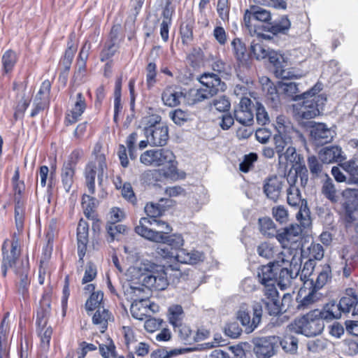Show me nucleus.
<instances>
[{"label": "nucleus", "instance_id": "nucleus-1", "mask_svg": "<svg viewBox=\"0 0 358 358\" xmlns=\"http://www.w3.org/2000/svg\"><path fill=\"white\" fill-rule=\"evenodd\" d=\"M140 162L148 166H162V169L155 171V173L161 178L177 180L178 179H183L185 177L184 172L178 171L176 157L169 149L148 150L141 155Z\"/></svg>", "mask_w": 358, "mask_h": 358}, {"label": "nucleus", "instance_id": "nucleus-2", "mask_svg": "<svg viewBox=\"0 0 358 358\" xmlns=\"http://www.w3.org/2000/svg\"><path fill=\"white\" fill-rule=\"evenodd\" d=\"M291 224L287 227L277 231L275 234L276 239L281 244L282 253L280 254V257L283 258V255H288L289 266L291 268L299 271L301 267V247L300 239L302 233V224ZM296 276L299 275L298 272L295 273Z\"/></svg>", "mask_w": 358, "mask_h": 358}, {"label": "nucleus", "instance_id": "nucleus-3", "mask_svg": "<svg viewBox=\"0 0 358 358\" xmlns=\"http://www.w3.org/2000/svg\"><path fill=\"white\" fill-rule=\"evenodd\" d=\"M321 90V86L316 84L310 90L300 95L301 99H303L302 103L294 105V113L297 118L309 120L315 117L320 113V110L323 109V106L327 101L324 95H317Z\"/></svg>", "mask_w": 358, "mask_h": 358}, {"label": "nucleus", "instance_id": "nucleus-4", "mask_svg": "<svg viewBox=\"0 0 358 358\" xmlns=\"http://www.w3.org/2000/svg\"><path fill=\"white\" fill-rule=\"evenodd\" d=\"M257 253L259 256L266 259H272L273 264H277L278 266H285L280 271L279 284L282 286H287L290 283V280L293 278L292 272L286 267L289 265L288 255H283V258L280 257V254L282 253L278 246L273 243L264 242L261 243L257 248Z\"/></svg>", "mask_w": 358, "mask_h": 358}, {"label": "nucleus", "instance_id": "nucleus-5", "mask_svg": "<svg viewBox=\"0 0 358 358\" xmlns=\"http://www.w3.org/2000/svg\"><path fill=\"white\" fill-rule=\"evenodd\" d=\"M171 231L172 228L168 223L157 218L142 217L135 228L139 236L157 243L163 241Z\"/></svg>", "mask_w": 358, "mask_h": 358}, {"label": "nucleus", "instance_id": "nucleus-6", "mask_svg": "<svg viewBox=\"0 0 358 358\" xmlns=\"http://www.w3.org/2000/svg\"><path fill=\"white\" fill-rule=\"evenodd\" d=\"M287 180L289 187L287 189V201L289 206H296L301 203L299 212L296 214L297 220L301 222L303 227H308L311 224L310 210L307 206V202L301 199V195L296 183V174L289 171Z\"/></svg>", "mask_w": 358, "mask_h": 358}, {"label": "nucleus", "instance_id": "nucleus-7", "mask_svg": "<svg viewBox=\"0 0 358 358\" xmlns=\"http://www.w3.org/2000/svg\"><path fill=\"white\" fill-rule=\"evenodd\" d=\"M320 310L315 309L301 317L297 318L291 324L292 330L306 336H315L322 333L324 324L320 317Z\"/></svg>", "mask_w": 358, "mask_h": 358}, {"label": "nucleus", "instance_id": "nucleus-8", "mask_svg": "<svg viewBox=\"0 0 358 358\" xmlns=\"http://www.w3.org/2000/svg\"><path fill=\"white\" fill-rule=\"evenodd\" d=\"M157 253L163 259L170 262H176L183 264L194 265L202 262L205 259L204 254L196 250H190L182 248L179 250L177 253L172 255L166 247H158Z\"/></svg>", "mask_w": 358, "mask_h": 358}, {"label": "nucleus", "instance_id": "nucleus-9", "mask_svg": "<svg viewBox=\"0 0 358 358\" xmlns=\"http://www.w3.org/2000/svg\"><path fill=\"white\" fill-rule=\"evenodd\" d=\"M161 118L157 115H152L144 118V122L150 123V125L144 129L146 138L152 146H164L169 139V129L166 125L160 124Z\"/></svg>", "mask_w": 358, "mask_h": 358}, {"label": "nucleus", "instance_id": "nucleus-10", "mask_svg": "<svg viewBox=\"0 0 358 358\" xmlns=\"http://www.w3.org/2000/svg\"><path fill=\"white\" fill-rule=\"evenodd\" d=\"M150 268H145L147 272L142 275L143 285L150 289L164 290L169 285L167 271L157 265H150Z\"/></svg>", "mask_w": 358, "mask_h": 358}, {"label": "nucleus", "instance_id": "nucleus-11", "mask_svg": "<svg viewBox=\"0 0 358 358\" xmlns=\"http://www.w3.org/2000/svg\"><path fill=\"white\" fill-rule=\"evenodd\" d=\"M106 169V159L103 155L96 156V159L90 162L85 169V178L88 192L93 194L95 192V177L97 175L101 182Z\"/></svg>", "mask_w": 358, "mask_h": 358}, {"label": "nucleus", "instance_id": "nucleus-12", "mask_svg": "<svg viewBox=\"0 0 358 358\" xmlns=\"http://www.w3.org/2000/svg\"><path fill=\"white\" fill-rule=\"evenodd\" d=\"M2 269L5 275L8 268H17V259L20 254V247L18 238L14 236L11 241L6 240L2 245Z\"/></svg>", "mask_w": 358, "mask_h": 358}, {"label": "nucleus", "instance_id": "nucleus-13", "mask_svg": "<svg viewBox=\"0 0 358 358\" xmlns=\"http://www.w3.org/2000/svg\"><path fill=\"white\" fill-rule=\"evenodd\" d=\"M253 315L251 318L248 307L242 305L237 313V319L241 321L245 331L250 333L254 331L261 322L262 316V306L260 303H255L252 306Z\"/></svg>", "mask_w": 358, "mask_h": 358}, {"label": "nucleus", "instance_id": "nucleus-14", "mask_svg": "<svg viewBox=\"0 0 358 358\" xmlns=\"http://www.w3.org/2000/svg\"><path fill=\"white\" fill-rule=\"evenodd\" d=\"M303 285L300 288L296 296L297 308L304 310L310 305L319 301L321 298V294L317 292V289L313 287V278L306 279L303 278Z\"/></svg>", "mask_w": 358, "mask_h": 358}, {"label": "nucleus", "instance_id": "nucleus-15", "mask_svg": "<svg viewBox=\"0 0 358 358\" xmlns=\"http://www.w3.org/2000/svg\"><path fill=\"white\" fill-rule=\"evenodd\" d=\"M271 19V13L262 8L250 6L245 11L243 22L251 35L258 34L256 22H267Z\"/></svg>", "mask_w": 358, "mask_h": 358}, {"label": "nucleus", "instance_id": "nucleus-16", "mask_svg": "<svg viewBox=\"0 0 358 358\" xmlns=\"http://www.w3.org/2000/svg\"><path fill=\"white\" fill-rule=\"evenodd\" d=\"M279 337L267 336L252 340L253 352L257 358H271L278 348Z\"/></svg>", "mask_w": 358, "mask_h": 358}, {"label": "nucleus", "instance_id": "nucleus-17", "mask_svg": "<svg viewBox=\"0 0 358 358\" xmlns=\"http://www.w3.org/2000/svg\"><path fill=\"white\" fill-rule=\"evenodd\" d=\"M301 258L302 257L309 259V262H306L303 268L300 273V280L303 278L310 276L313 270V265L311 261L313 259L320 260L324 257V250L320 243H311L309 246L306 248L304 245L300 248Z\"/></svg>", "mask_w": 358, "mask_h": 358}, {"label": "nucleus", "instance_id": "nucleus-18", "mask_svg": "<svg viewBox=\"0 0 358 358\" xmlns=\"http://www.w3.org/2000/svg\"><path fill=\"white\" fill-rule=\"evenodd\" d=\"M48 312L41 310L37 312L36 325L38 335L40 338L41 350L46 353L50 349V341L52 334V329L50 326H47Z\"/></svg>", "mask_w": 358, "mask_h": 358}, {"label": "nucleus", "instance_id": "nucleus-19", "mask_svg": "<svg viewBox=\"0 0 358 358\" xmlns=\"http://www.w3.org/2000/svg\"><path fill=\"white\" fill-rule=\"evenodd\" d=\"M282 51H276L271 50L269 54L268 60L274 66L275 72L278 76L284 79H298L304 76L306 72H295L294 71H287L283 69V63L282 62Z\"/></svg>", "mask_w": 358, "mask_h": 358}, {"label": "nucleus", "instance_id": "nucleus-20", "mask_svg": "<svg viewBox=\"0 0 358 358\" xmlns=\"http://www.w3.org/2000/svg\"><path fill=\"white\" fill-rule=\"evenodd\" d=\"M252 101L248 97H242L234 109V118L240 124L250 126L254 122V114L251 108Z\"/></svg>", "mask_w": 358, "mask_h": 358}, {"label": "nucleus", "instance_id": "nucleus-21", "mask_svg": "<svg viewBox=\"0 0 358 358\" xmlns=\"http://www.w3.org/2000/svg\"><path fill=\"white\" fill-rule=\"evenodd\" d=\"M50 88L51 84L48 80L42 83L34 99V108L31 113V117H34L39 111L44 110L48 106Z\"/></svg>", "mask_w": 358, "mask_h": 358}, {"label": "nucleus", "instance_id": "nucleus-22", "mask_svg": "<svg viewBox=\"0 0 358 358\" xmlns=\"http://www.w3.org/2000/svg\"><path fill=\"white\" fill-rule=\"evenodd\" d=\"M50 88L51 84L48 80L42 83L34 99V108L31 113V117H34L39 111L44 110L48 106Z\"/></svg>", "mask_w": 358, "mask_h": 358}, {"label": "nucleus", "instance_id": "nucleus-23", "mask_svg": "<svg viewBox=\"0 0 358 358\" xmlns=\"http://www.w3.org/2000/svg\"><path fill=\"white\" fill-rule=\"evenodd\" d=\"M72 106L66 116V121L68 124H74L81 117L86 108L85 99L81 92L71 97Z\"/></svg>", "mask_w": 358, "mask_h": 358}, {"label": "nucleus", "instance_id": "nucleus-24", "mask_svg": "<svg viewBox=\"0 0 358 358\" xmlns=\"http://www.w3.org/2000/svg\"><path fill=\"white\" fill-rule=\"evenodd\" d=\"M265 299L263 300L269 315H276L281 311L278 292L275 286L268 285L264 289Z\"/></svg>", "mask_w": 358, "mask_h": 358}, {"label": "nucleus", "instance_id": "nucleus-25", "mask_svg": "<svg viewBox=\"0 0 358 358\" xmlns=\"http://www.w3.org/2000/svg\"><path fill=\"white\" fill-rule=\"evenodd\" d=\"M199 82L203 86L204 89H207L213 96L219 91H224L226 85L222 82L220 78L212 73H206L201 76Z\"/></svg>", "mask_w": 358, "mask_h": 358}, {"label": "nucleus", "instance_id": "nucleus-26", "mask_svg": "<svg viewBox=\"0 0 358 358\" xmlns=\"http://www.w3.org/2000/svg\"><path fill=\"white\" fill-rule=\"evenodd\" d=\"M333 131L322 123L315 124L311 127L310 136L314 143L323 145L330 142L333 138Z\"/></svg>", "mask_w": 358, "mask_h": 358}, {"label": "nucleus", "instance_id": "nucleus-27", "mask_svg": "<svg viewBox=\"0 0 358 358\" xmlns=\"http://www.w3.org/2000/svg\"><path fill=\"white\" fill-rule=\"evenodd\" d=\"M183 98H185L184 93L176 87H167L162 94L164 104L169 107L177 106Z\"/></svg>", "mask_w": 358, "mask_h": 358}, {"label": "nucleus", "instance_id": "nucleus-28", "mask_svg": "<svg viewBox=\"0 0 358 358\" xmlns=\"http://www.w3.org/2000/svg\"><path fill=\"white\" fill-rule=\"evenodd\" d=\"M88 224L80 220L77 228L78 254L80 260L85 255L88 243Z\"/></svg>", "mask_w": 358, "mask_h": 358}, {"label": "nucleus", "instance_id": "nucleus-29", "mask_svg": "<svg viewBox=\"0 0 358 358\" xmlns=\"http://www.w3.org/2000/svg\"><path fill=\"white\" fill-rule=\"evenodd\" d=\"M275 266L277 264L269 263L267 265L262 266L258 271V278L260 282L265 285V289L268 288V285L275 286V282L278 273Z\"/></svg>", "mask_w": 358, "mask_h": 358}, {"label": "nucleus", "instance_id": "nucleus-30", "mask_svg": "<svg viewBox=\"0 0 358 358\" xmlns=\"http://www.w3.org/2000/svg\"><path fill=\"white\" fill-rule=\"evenodd\" d=\"M283 178L278 176L269 178L265 182L264 191L268 198L276 200L280 193Z\"/></svg>", "mask_w": 358, "mask_h": 358}, {"label": "nucleus", "instance_id": "nucleus-31", "mask_svg": "<svg viewBox=\"0 0 358 358\" xmlns=\"http://www.w3.org/2000/svg\"><path fill=\"white\" fill-rule=\"evenodd\" d=\"M149 301L145 299H134L130 308V312L133 317L143 320L150 316Z\"/></svg>", "mask_w": 358, "mask_h": 358}, {"label": "nucleus", "instance_id": "nucleus-32", "mask_svg": "<svg viewBox=\"0 0 358 358\" xmlns=\"http://www.w3.org/2000/svg\"><path fill=\"white\" fill-rule=\"evenodd\" d=\"M358 303V299L353 289H348L345 296H343L339 301V307L342 312L350 313L352 310V314H358L357 311L355 312V307Z\"/></svg>", "mask_w": 358, "mask_h": 358}, {"label": "nucleus", "instance_id": "nucleus-33", "mask_svg": "<svg viewBox=\"0 0 358 358\" xmlns=\"http://www.w3.org/2000/svg\"><path fill=\"white\" fill-rule=\"evenodd\" d=\"M13 89L17 91V104L16 106V111L15 115L17 114H22L30 103V96L26 95L24 91L26 90V85L24 83L20 84H15Z\"/></svg>", "mask_w": 358, "mask_h": 358}, {"label": "nucleus", "instance_id": "nucleus-34", "mask_svg": "<svg viewBox=\"0 0 358 358\" xmlns=\"http://www.w3.org/2000/svg\"><path fill=\"white\" fill-rule=\"evenodd\" d=\"M342 150L338 146L326 147L319 152L320 159L327 164L338 162L342 159Z\"/></svg>", "mask_w": 358, "mask_h": 358}, {"label": "nucleus", "instance_id": "nucleus-35", "mask_svg": "<svg viewBox=\"0 0 358 358\" xmlns=\"http://www.w3.org/2000/svg\"><path fill=\"white\" fill-rule=\"evenodd\" d=\"M113 317L109 311L104 307H99L92 317L94 324L98 327L101 332H104L108 327V322L111 321Z\"/></svg>", "mask_w": 358, "mask_h": 358}, {"label": "nucleus", "instance_id": "nucleus-36", "mask_svg": "<svg viewBox=\"0 0 358 358\" xmlns=\"http://www.w3.org/2000/svg\"><path fill=\"white\" fill-rule=\"evenodd\" d=\"M299 52L296 50L291 51H282V62L283 63V69L287 71H294L295 72H304L296 68V66L300 63L298 59Z\"/></svg>", "mask_w": 358, "mask_h": 358}, {"label": "nucleus", "instance_id": "nucleus-37", "mask_svg": "<svg viewBox=\"0 0 358 358\" xmlns=\"http://www.w3.org/2000/svg\"><path fill=\"white\" fill-rule=\"evenodd\" d=\"M273 138L280 162H282V152L289 146H292L291 133L277 134Z\"/></svg>", "mask_w": 358, "mask_h": 358}, {"label": "nucleus", "instance_id": "nucleus-38", "mask_svg": "<svg viewBox=\"0 0 358 358\" xmlns=\"http://www.w3.org/2000/svg\"><path fill=\"white\" fill-rule=\"evenodd\" d=\"M285 159L286 163L292 166L291 170H296L298 166H303V159L296 152V148L293 146L287 148L285 152H282V160Z\"/></svg>", "mask_w": 358, "mask_h": 358}, {"label": "nucleus", "instance_id": "nucleus-39", "mask_svg": "<svg viewBox=\"0 0 358 358\" xmlns=\"http://www.w3.org/2000/svg\"><path fill=\"white\" fill-rule=\"evenodd\" d=\"M212 96H213V95L211 94L207 89L202 87L201 89L190 90L185 96V99L189 105H193L206 99H208Z\"/></svg>", "mask_w": 358, "mask_h": 358}, {"label": "nucleus", "instance_id": "nucleus-40", "mask_svg": "<svg viewBox=\"0 0 358 358\" xmlns=\"http://www.w3.org/2000/svg\"><path fill=\"white\" fill-rule=\"evenodd\" d=\"M331 278V270L328 264L322 266L317 271L315 281L313 280V287L320 289L323 287Z\"/></svg>", "mask_w": 358, "mask_h": 358}, {"label": "nucleus", "instance_id": "nucleus-41", "mask_svg": "<svg viewBox=\"0 0 358 358\" xmlns=\"http://www.w3.org/2000/svg\"><path fill=\"white\" fill-rule=\"evenodd\" d=\"M75 167L72 163H65L63 166L61 178L64 188L69 192L73 183Z\"/></svg>", "mask_w": 358, "mask_h": 358}, {"label": "nucleus", "instance_id": "nucleus-42", "mask_svg": "<svg viewBox=\"0 0 358 358\" xmlns=\"http://www.w3.org/2000/svg\"><path fill=\"white\" fill-rule=\"evenodd\" d=\"M10 330V325L7 316L4 317L0 326V358L6 356L8 348V334Z\"/></svg>", "mask_w": 358, "mask_h": 358}, {"label": "nucleus", "instance_id": "nucleus-43", "mask_svg": "<svg viewBox=\"0 0 358 358\" xmlns=\"http://www.w3.org/2000/svg\"><path fill=\"white\" fill-rule=\"evenodd\" d=\"M159 243H166L171 246L169 252L172 255H175L179 250H182L185 245V240L182 235L174 234L171 236H166L164 237L163 241H160Z\"/></svg>", "mask_w": 358, "mask_h": 358}, {"label": "nucleus", "instance_id": "nucleus-44", "mask_svg": "<svg viewBox=\"0 0 358 358\" xmlns=\"http://www.w3.org/2000/svg\"><path fill=\"white\" fill-rule=\"evenodd\" d=\"M341 312L342 310L339 307V303L336 304L335 302H330L327 303L322 310H320V317L322 320H330L340 317Z\"/></svg>", "mask_w": 358, "mask_h": 358}, {"label": "nucleus", "instance_id": "nucleus-45", "mask_svg": "<svg viewBox=\"0 0 358 358\" xmlns=\"http://www.w3.org/2000/svg\"><path fill=\"white\" fill-rule=\"evenodd\" d=\"M176 328H178L179 336L181 340L185 343H192L199 340H202L203 337H201L199 334H195L191 330L189 327L180 324Z\"/></svg>", "mask_w": 358, "mask_h": 358}, {"label": "nucleus", "instance_id": "nucleus-46", "mask_svg": "<svg viewBox=\"0 0 358 358\" xmlns=\"http://www.w3.org/2000/svg\"><path fill=\"white\" fill-rule=\"evenodd\" d=\"M183 318V310L179 305H173L168 310V319L174 328L182 324Z\"/></svg>", "mask_w": 358, "mask_h": 358}, {"label": "nucleus", "instance_id": "nucleus-47", "mask_svg": "<svg viewBox=\"0 0 358 358\" xmlns=\"http://www.w3.org/2000/svg\"><path fill=\"white\" fill-rule=\"evenodd\" d=\"M282 350L290 354H294L298 349V339L292 335H285L282 339L279 338V343Z\"/></svg>", "mask_w": 358, "mask_h": 358}, {"label": "nucleus", "instance_id": "nucleus-48", "mask_svg": "<svg viewBox=\"0 0 358 358\" xmlns=\"http://www.w3.org/2000/svg\"><path fill=\"white\" fill-rule=\"evenodd\" d=\"M21 268H16L15 269V272L20 275V290L22 292V294H24L27 291V287L29 285L28 280V271H29V265L27 259L25 262H21Z\"/></svg>", "mask_w": 358, "mask_h": 358}, {"label": "nucleus", "instance_id": "nucleus-49", "mask_svg": "<svg viewBox=\"0 0 358 358\" xmlns=\"http://www.w3.org/2000/svg\"><path fill=\"white\" fill-rule=\"evenodd\" d=\"M234 52V55L236 59L243 62L246 59V48L245 44L241 41L240 38H234L231 43Z\"/></svg>", "mask_w": 358, "mask_h": 358}, {"label": "nucleus", "instance_id": "nucleus-50", "mask_svg": "<svg viewBox=\"0 0 358 358\" xmlns=\"http://www.w3.org/2000/svg\"><path fill=\"white\" fill-rule=\"evenodd\" d=\"M271 50L267 49L262 43H255L254 41L250 47L251 54L258 60L265 59L266 57L269 58Z\"/></svg>", "mask_w": 358, "mask_h": 358}, {"label": "nucleus", "instance_id": "nucleus-51", "mask_svg": "<svg viewBox=\"0 0 358 358\" xmlns=\"http://www.w3.org/2000/svg\"><path fill=\"white\" fill-rule=\"evenodd\" d=\"M103 294L100 291L92 292L85 303V308L87 311H92L95 309L97 310L99 307H102L101 303L103 300Z\"/></svg>", "mask_w": 358, "mask_h": 358}, {"label": "nucleus", "instance_id": "nucleus-52", "mask_svg": "<svg viewBox=\"0 0 358 358\" xmlns=\"http://www.w3.org/2000/svg\"><path fill=\"white\" fill-rule=\"evenodd\" d=\"M17 55L12 50L6 51L2 57V64L6 73L11 71L17 62Z\"/></svg>", "mask_w": 358, "mask_h": 358}, {"label": "nucleus", "instance_id": "nucleus-53", "mask_svg": "<svg viewBox=\"0 0 358 358\" xmlns=\"http://www.w3.org/2000/svg\"><path fill=\"white\" fill-rule=\"evenodd\" d=\"M259 224L260 231L265 236H274L275 229V224L271 219L268 217H263L259 219Z\"/></svg>", "mask_w": 358, "mask_h": 358}, {"label": "nucleus", "instance_id": "nucleus-54", "mask_svg": "<svg viewBox=\"0 0 358 358\" xmlns=\"http://www.w3.org/2000/svg\"><path fill=\"white\" fill-rule=\"evenodd\" d=\"M107 234L108 235V241L112 242L117 238L119 234H124L127 228L123 224L116 225L115 223H108L106 225Z\"/></svg>", "mask_w": 358, "mask_h": 358}, {"label": "nucleus", "instance_id": "nucleus-55", "mask_svg": "<svg viewBox=\"0 0 358 358\" xmlns=\"http://www.w3.org/2000/svg\"><path fill=\"white\" fill-rule=\"evenodd\" d=\"M213 36L217 43L220 45H224L228 41V34L220 22L217 23L213 31Z\"/></svg>", "mask_w": 358, "mask_h": 358}, {"label": "nucleus", "instance_id": "nucleus-56", "mask_svg": "<svg viewBox=\"0 0 358 358\" xmlns=\"http://www.w3.org/2000/svg\"><path fill=\"white\" fill-rule=\"evenodd\" d=\"M230 4L229 0H218L217 11L223 22H228L229 18Z\"/></svg>", "mask_w": 358, "mask_h": 358}, {"label": "nucleus", "instance_id": "nucleus-57", "mask_svg": "<svg viewBox=\"0 0 358 358\" xmlns=\"http://www.w3.org/2000/svg\"><path fill=\"white\" fill-rule=\"evenodd\" d=\"M291 23L287 17H282L271 27V31L274 34H285L290 28Z\"/></svg>", "mask_w": 358, "mask_h": 358}, {"label": "nucleus", "instance_id": "nucleus-58", "mask_svg": "<svg viewBox=\"0 0 358 358\" xmlns=\"http://www.w3.org/2000/svg\"><path fill=\"white\" fill-rule=\"evenodd\" d=\"M278 87L287 96L294 97V99H296V97H298L296 94L299 90L296 83L292 82L280 83Z\"/></svg>", "mask_w": 358, "mask_h": 358}, {"label": "nucleus", "instance_id": "nucleus-59", "mask_svg": "<svg viewBox=\"0 0 358 358\" xmlns=\"http://www.w3.org/2000/svg\"><path fill=\"white\" fill-rule=\"evenodd\" d=\"M275 129L278 134L292 133V127L287 118L284 115H279L276 118Z\"/></svg>", "mask_w": 358, "mask_h": 358}, {"label": "nucleus", "instance_id": "nucleus-60", "mask_svg": "<svg viewBox=\"0 0 358 358\" xmlns=\"http://www.w3.org/2000/svg\"><path fill=\"white\" fill-rule=\"evenodd\" d=\"M256 108V120L258 124L265 125L269 122V116L264 106L257 101L255 104Z\"/></svg>", "mask_w": 358, "mask_h": 358}, {"label": "nucleus", "instance_id": "nucleus-61", "mask_svg": "<svg viewBox=\"0 0 358 358\" xmlns=\"http://www.w3.org/2000/svg\"><path fill=\"white\" fill-rule=\"evenodd\" d=\"M82 206L85 215L90 217L96 206L95 199L89 195H84L83 196Z\"/></svg>", "mask_w": 358, "mask_h": 358}, {"label": "nucleus", "instance_id": "nucleus-62", "mask_svg": "<svg viewBox=\"0 0 358 358\" xmlns=\"http://www.w3.org/2000/svg\"><path fill=\"white\" fill-rule=\"evenodd\" d=\"M170 117L178 125H182L189 119V115L187 112L176 109L170 113Z\"/></svg>", "mask_w": 358, "mask_h": 358}, {"label": "nucleus", "instance_id": "nucleus-63", "mask_svg": "<svg viewBox=\"0 0 358 358\" xmlns=\"http://www.w3.org/2000/svg\"><path fill=\"white\" fill-rule=\"evenodd\" d=\"M342 168L352 176L355 182L358 181V166L355 161L345 162Z\"/></svg>", "mask_w": 358, "mask_h": 358}, {"label": "nucleus", "instance_id": "nucleus-64", "mask_svg": "<svg viewBox=\"0 0 358 358\" xmlns=\"http://www.w3.org/2000/svg\"><path fill=\"white\" fill-rule=\"evenodd\" d=\"M138 139V134L136 132L131 133L126 140V145L129 150V154L131 159H135L136 155V143Z\"/></svg>", "mask_w": 358, "mask_h": 358}]
</instances>
